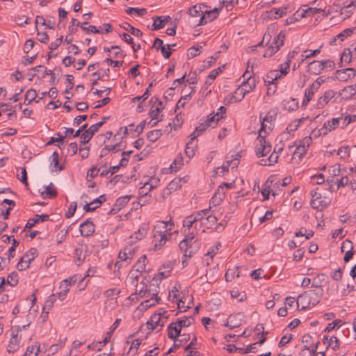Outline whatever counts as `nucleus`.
Returning a JSON list of instances; mask_svg holds the SVG:
<instances>
[{
	"mask_svg": "<svg viewBox=\"0 0 356 356\" xmlns=\"http://www.w3.org/2000/svg\"><path fill=\"white\" fill-rule=\"evenodd\" d=\"M273 31L274 26L268 27L263 36V42H265L266 44L268 45V48L264 53V57L265 58H270L273 56L280 50V47L284 45L285 34L282 31H280L277 35H275L272 42H270Z\"/></svg>",
	"mask_w": 356,
	"mask_h": 356,
	"instance_id": "obj_1",
	"label": "nucleus"
},
{
	"mask_svg": "<svg viewBox=\"0 0 356 356\" xmlns=\"http://www.w3.org/2000/svg\"><path fill=\"white\" fill-rule=\"evenodd\" d=\"M323 293V288L318 286L304 292L298 297L296 301L298 307H300V310H305L311 307H314L320 302Z\"/></svg>",
	"mask_w": 356,
	"mask_h": 356,
	"instance_id": "obj_2",
	"label": "nucleus"
},
{
	"mask_svg": "<svg viewBox=\"0 0 356 356\" xmlns=\"http://www.w3.org/2000/svg\"><path fill=\"white\" fill-rule=\"evenodd\" d=\"M151 286L156 288V286H155L154 284H152V285L149 286L148 289H147L146 286L141 287L139 290L138 289V288L136 289V293L135 294V296L138 294L141 298H149L143 301L138 306V309L140 311L147 310L148 308L155 305L156 303H157L160 300L157 297L158 291L156 289H151Z\"/></svg>",
	"mask_w": 356,
	"mask_h": 356,
	"instance_id": "obj_3",
	"label": "nucleus"
},
{
	"mask_svg": "<svg viewBox=\"0 0 356 356\" xmlns=\"http://www.w3.org/2000/svg\"><path fill=\"white\" fill-rule=\"evenodd\" d=\"M317 190H312L310 192L312 196L310 205L314 209L321 210L327 207L331 203V200L326 197H322Z\"/></svg>",
	"mask_w": 356,
	"mask_h": 356,
	"instance_id": "obj_4",
	"label": "nucleus"
},
{
	"mask_svg": "<svg viewBox=\"0 0 356 356\" xmlns=\"http://www.w3.org/2000/svg\"><path fill=\"white\" fill-rule=\"evenodd\" d=\"M179 248L185 258H191L200 249V244L197 241H194L193 243L182 240L179 244Z\"/></svg>",
	"mask_w": 356,
	"mask_h": 356,
	"instance_id": "obj_5",
	"label": "nucleus"
},
{
	"mask_svg": "<svg viewBox=\"0 0 356 356\" xmlns=\"http://www.w3.org/2000/svg\"><path fill=\"white\" fill-rule=\"evenodd\" d=\"M109 118V117H103L102 120L96 124L91 125L88 128L87 130H85L84 132L81 136V143L86 144L92 138L93 135L99 130V129L103 126L104 123H106V120Z\"/></svg>",
	"mask_w": 356,
	"mask_h": 356,
	"instance_id": "obj_6",
	"label": "nucleus"
},
{
	"mask_svg": "<svg viewBox=\"0 0 356 356\" xmlns=\"http://www.w3.org/2000/svg\"><path fill=\"white\" fill-rule=\"evenodd\" d=\"M38 255V251L36 248H31L28 250L23 257L20 259L17 264V268L19 271L24 270L29 267L30 264L34 260L35 257Z\"/></svg>",
	"mask_w": 356,
	"mask_h": 356,
	"instance_id": "obj_7",
	"label": "nucleus"
},
{
	"mask_svg": "<svg viewBox=\"0 0 356 356\" xmlns=\"http://www.w3.org/2000/svg\"><path fill=\"white\" fill-rule=\"evenodd\" d=\"M174 227V223L171 221L165 222V221H158L154 227L153 229V235L156 234H165L171 236V230Z\"/></svg>",
	"mask_w": 356,
	"mask_h": 356,
	"instance_id": "obj_8",
	"label": "nucleus"
},
{
	"mask_svg": "<svg viewBox=\"0 0 356 356\" xmlns=\"http://www.w3.org/2000/svg\"><path fill=\"white\" fill-rule=\"evenodd\" d=\"M222 9L215 8L213 10H205L204 15L200 17L198 25H204L209 22H212L218 17L220 14V10Z\"/></svg>",
	"mask_w": 356,
	"mask_h": 356,
	"instance_id": "obj_9",
	"label": "nucleus"
},
{
	"mask_svg": "<svg viewBox=\"0 0 356 356\" xmlns=\"http://www.w3.org/2000/svg\"><path fill=\"white\" fill-rule=\"evenodd\" d=\"M356 75V71L353 68H346L336 71V77L340 81H347Z\"/></svg>",
	"mask_w": 356,
	"mask_h": 356,
	"instance_id": "obj_10",
	"label": "nucleus"
},
{
	"mask_svg": "<svg viewBox=\"0 0 356 356\" xmlns=\"http://www.w3.org/2000/svg\"><path fill=\"white\" fill-rule=\"evenodd\" d=\"M95 232V225L93 222L88 219L80 225V232L83 236H90Z\"/></svg>",
	"mask_w": 356,
	"mask_h": 356,
	"instance_id": "obj_11",
	"label": "nucleus"
},
{
	"mask_svg": "<svg viewBox=\"0 0 356 356\" xmlns=\"http://www.w3.org/2000/svg\"><path fill=\"white\" fill-rule=\"evenodd\" d=\"M241 314H237L236 315H229L227 318V322L225 323V326L234 329L238 327L241 325Z\"/></svg>",
	"mask_w": 356,
	"mask_h": 356,
	"instance_id": "obj_12",
	"label": "nucleus"
},
{
	"mask_svg": "<svg viewBox=\"0 0 356 356\" xmlns=\"http://www.w3.org/2000/svg\"><path fill=\"white\" fill-rule=\"evenodd\" d=\"M171 236L168 235H153V243L155 250H159L161 249L164 245L166 243L168 240L170 238Z\"/></svg>",
	"mask_w": 356,
	"mask_h": 356,
	"instance_id": "obj_13",
	"label": "nucleus"
},
{
	"mask_svg": "<svg viewBox=\"0 0 356 356\" xmlns=\"http://www.w3.org/2000/svg\"><path fill=\"white\" fill-rule=\"evenodd\" d=\"M20 338L17 337V334L13 332L11 338L10 339L9 343L8 345L7 350L10 353H14L19 348Z\"/></svg>",
	"mask_w": 356,
	"mask_h": 356,
	"instance_id": "obj_14",
	"label": "nucleus"
},
{
	"mask_svg": "<svg viewBox=\"0 0 356 356\" xmlns=\"http://www.w3.org/2000/svg\"><path fill=\"white\" fill-rule=\"evenodd\" d=\"M181 328L176 322L171 323L168 326V337L171 339H177L181 333Z\"/></svg>",
	"mask_w": 356,
	"mask_h": 356,
	"instance_id": "obj_15",
	"label": "nucleus"
},
{
	"mask_svg": "<svg viewBox=\"0 0 356 356\" xmlns=\"http://www.w3.org/2000/svg\"><path fill=\"white\" fill-rule=\"evenodd\" d=\"M340 120V118H332V120L326 121L321 129V130L323 131V134H326L327 132H330L339 127Z\"/></svg>",
	"mask_w": 356,
	"mask_h": 356,
	"instance_id": "obj_16",
	"label": "nucleus"
},
{
	"mask_svg": "<svg viewBox=\"0 0 356 356\" xmlns=\"http://www.w3.org/2000/svg\"><path fill=\"white\" fill-rule=\"evenodd\" d=\"M257 140L259 141V144L256 146L255 152L258 157H263L264 156V149L266 145L267 141L265 139V136H263L261 132L259 133Z\"/></svg>",
	"mask_w": 356,
	"mask_h": 356,
	"instance_id": "obj_17",
	"label": "nucleus"
},
{
	"mask_svg": "<svg viewBox=\"0 0 356 356\" xmlns=\"http://www.w3.org/2000/svg\"><path fill=\"white\" fill-rule=\"evenodd\" d=\"M170 19V16H159L154 18L152 30H159Z\"/></svg>",
	"mask_w": 356,
	"mask_h": 356,
	"instance_id": "obj_18",
	"label": "nucleus"
},
{
	"mask_svg": "<svg viewBox=\"0 0 356 356\" xmlns=\"http://www.w3.org/2000/svg\"><path fill=\"white\" fill-rule=\"evenodd\" d=\"M257 81L254 76H252V75H249L246 76L245 79H243L241 86L246 88V90L250 93L251 91L254 90L256 86Z\"/></svg>",
	"mask_w": 356,
	"mask_h": 356,
	"instance_id": "obj_19",
	"label": "nucleus"
},
{
	"mask_svg": "<svg viewBox=\"0 0 356 356\" xmlns=\"http://www.w3.org/2000/svg\"><path fill=\"white\" fill-rule=\"evenodd\" d=\"M323 63L319 60H314L308 65V72L314 74H319L323 70Z\"/></svg>",
	"mask_w": 356,
	"mask_h": 356,
	"instance_id": "obj_20",
	"label": "nucleus"
},
{
	"mask_svg": "<svg viewBox=\"0 0 356 356\" xmlns=\"http://www.w3.org/2000/svg\"><path fill=\"white\" fill-rule=\"evenodd\" d=\"M181 179L175 178L171 181L167 187L164 189V193L170 194L172 191H175L181 187Z\"/></svg>",
	"mask_w": 356,
	"mask_h": 356,
	"instance_id": "obj_21",
	"label": "nucleus"
},
{
	"mask_svg": "<svg viewBox=\"0 0 356 356\" xmlns=\"http://www.w3.org/2000/svg\"><path fill=\"white\" fill-rule=\"evenodd\" d=\"M160 321L161 314H153L147 322V327L149 330H154L159 327Z\"/></svg>",
	"mask_w": 356,
	"mask_h": 356,
	"instance_id": "obj_22",
	"label": "nucleus"
},
{
	"mask_svg": "<svg viewBox=\"0 0 356 356\" xmlns=\"http://www.w3.org/2000/svg\"><path fill=\"white\" fill-rule=\"evenodd\" d=\"M334 92L332 90L326 91L324 95L321 96L317 102V106L318 108H323L325 106L329 100L333 97Z\"/></svg>",
	"mask_w": 356,
	"mask_h": 356,
	"instance_id": "obj_23",
	"label": "nucleus"
},
{
	"mask_svg": "<svg viewBox=\"0 0 356 356\" xmlns=\"http://www.w3.org/2000/svg\"><path fill=\"white\" fill-rule=\"evenodd\" d=\"M354 55L351 52L349 48L344 49L341 56V65H348L349 64Z\"/></svg>",
	"mask_w": 356,
	"mask_h": 356,
	"instance_id": "obj_24",
	"label": "nucleus"
},
{
	"mask_svg": "<svg viewBox=\"0 0 356 356\" xmlns=\"http://www.w3.org/2000/svg\"><path fill=\"white\" fill-rule=\"evenodd\" d=\"M210 127L209 124H207L204 121L202 123H200L195 129L194 132L191 134V140L196 138L197 136L201 135L208 127Z\"/></svg>",
	"mask_w": 356,
	"mask_h": 356,
	"instance_id": "obj_25",
	"label": "nucleus"
},
{
	"mask_svg": "<svg viewBox=\"0 0 356 356\" xmlns=\"http://www.w3.org/2000/svg\"><path fill=\"white\" fill-rule=\"evenodd\" d=\"M314 90H316L315 88H312V86L311 85L305 90L304 99L302 103V106H305L309 104L314 96Z\"/></svg>",
	"mask_w": 356,
	"mask_h": 356,
	"instance_id": "obj_26",
	"label": "nucleus"
},
{
	"mask_svg": "<svg viewBox=\"0 0 356 356\" xmlns=\"http://www.w3.org/2000/svg\"><path fill=\"white\" fill-rule=\"evenodd\" d=\"M194 321L195 320L192 316H184V318L177 319L176 323H177L178 326H179L181 328H183L189 327L194 323Z\"/></svg>",
	"mask_w": 356,
	"mask_h": 356,
	"instance_id": "obj_27",
	"label": "nucleus"
},
{
	"mask_svg": "<svg viewBox=\"0 0 356 356\" xmlns=\"http://www.w3.org/2000/svg\"><path fill=\"white\" fill-rule=\"evenodd\" d=\"M184 165V159L181 154H179L170 165L172 171H177Z\"/></svg>",
	"mask_w": 356,
	"mask_h": 356,
	"instance_id": "obj_28",
	"label": "nucleus"
},
{
	"mask_svg": "<svg viewBox=\"0 0 356 356\" xmlns=\"http://www.w3.org/2000/svg\"><path fill=\"white\" fill-rule=\"evenodd\" d=\"M122 27L127 31L128 32H129L131 34H132L133 35L136 36V37H141L143 35V33L141 31H140L139 29L132 26L131 24H129V23H124Z\"/></svg>",
	"mask_w": 356,
	"mask_h": 356,
	"instance_id": "obj_29",
	"label": "nucleus"
},
{
	"mask_svg": "<svg viewBox=\"0 0 356 356\" xmlns=\"http://www.w3.org/2000/svg\"><path fill=\"white\" fill-rule=\"evenodd\" d=\"M248 93V91L246 90V88L243 87L241 85L234 91V98H235L236 102H241L245 97L246 94Z\"/></svg>",
	"mask_w": 356,
	"mask_h": 356,
	"instance_id": "obj_30",
	"label": "nucleus"
},
{
	"mask_svg": "<svg viewBox=\"0 0 356 356\" xmlns=\"http://www.w3.org/2000/svg\"><path fill=\"white\" fill-rule=\"evenodd\" d=\"M270 72L273 74V78L274 79L275 81L281 78L282 76H285L289 73V70L285 68L283 65H280V70H271Z\"/></svg>",
	"mask_w": 356,
	"mask_h": 356,
	"instance_id": "obj_31",
	"label": "nucleus"
},
{
	"mask_svg": "<svg viewBox=\"0 0 356 356\" xmlns=\"http://www.w3.org/2000/svg\"><path fill=\"white\" fill-rule=\"evenodd\" d=\"M321 12H323V10L321 8H307L302 10L300 14L301 17H307L313 16L315 14L319 13Z\"/></svg>",
	"mask_w": 356,
	"mask_h": 356,
	"instance_id": "obj_32",
	"label": "nucleus"
},
{
	"mask_svg": "<svg viewBox=\"0 0 356 356\" xmlns=\"http://www.w3.org/2000/svg\"><path fill=\"white\" fill-rule=\"evenodd\" d=\"M204 11L201 10V7L199 5H195L192 8H189L188 13L193 17H202L204 15Z\"/></svg>",
	"mask_w": 356,
	"mask_h": 356,
	"instance_id": "obj_33",
	"label": "nucleus"
},
{
	"mask_svg": "<svg viewBox=\"0 0 356 356\" xmlns=\"http://www.w3.org/2000/svg\"><path fill=\"white\" fill-rule=\"evenodd\" d=\"M298 108V102L294 99L291 98L289 101L284 104V108L288 111H293L297 110Z\"/></svg>",
	"mask_w": 356,
	"mask_h": 356,
	"instance_id": "obj_34",
	"label": "nucleus"
},
{
	"mask_svg": "<svg viewBox=\"0 0 356 356\" xmlns=\"http://www.w3.org/2000/svg\"><path fill=\"white\" fill-rule=\"evenodd\" d=\"M163 133L161 129H155L147 133V138L151 142H155L161 138Z\"/></svg>",
	"mask_w": 356,
	"mask_h": 356,
	"instance_id": "obj_35",
	"label": "nucleus"
},
{
	"mask_svg": "<svg viewBox=\"0 0 356 356\" xmlns=\"http://www.w3.org/2000/svg\"><path fill=\"white\" fill-rule=\"evenodd\" d=\"M40 352V345H33L29 346L26 348V350L24 355V356H37Z\"/></svg>",
	"mask_w": 356,
	"mask_h": 356,
	"instance_id": "obj_36",
	"label": "nucleus"
},
{
	"mask_svg": "<svg viewBox=\"0 0 356 356\" xmlns=\"http://www.w3.org/2000/svg\"><path fill=\"white\" fill-rule=\"evenodd\" d=\"M286 7H282L279 8H273L270 11V15L271 17L277 18V17H282L283 15L286 14Z\"/></svg>",
	"mask_w": 356,
	"mask_h": 356,
	"instance_id": "obj_37",
	"label": "nucleus"
},
{
	"mask_svg": "<svg viewBox=\"0 0 356 356\" xmlns=\"http://www.w3.org/2000/svg\"><path fill=\"white\" fill-rule=\"evenodd\" d=\"M56 300V294H51L48 297V298L44 302V306H43V310H49L53 307Z\"/></svg>",
	"mask_w": 356,
	"mask_h": 356,
	"instance_id": "obj_38",
	"label": "nucleus"
},
{
	"mask_svg": "<svg viewBox=\"0 0 356 356\" xmlns=\"http://www.w3.org/2000/svg\"><path fill=\"white\" fill-rule=\"evenodd\" d=\"M172 266L171 264L168 265V270L167 271H160L158 275H156L154 278L153 281L157 282L158 281H161L163 278L168 277L170 275V270Z\"/></svg>",
	"mask_w": 356,
	"mask_h": 356,
	"instance_id": "obj_39",
	"label": "nucleus"
},
{
	"mask_svg": "<svg viewBox=\"0 0 356 356\" xmlns=\"http://www.w3.org/2000/svg\"><path fill=\"white\" fill-rule=\"evenodd\" d=\"M148 227L146 225L141 226L137 232L134 233L135 238L137 240H141L147 234Z\"/></svg>",
	"mask_w": 356,
	"mask_h": 356,
	"instance_id": "obj_40",
	"label": "nucleus"
},
{
	"mask_svg": "<svg viewBox=\"0 0 356 356\" xmlns=\"http://www.w3.org/2000/svg\"><path fill=\"white\" fill-rule=\"evenodd\" d=\"M236 271H237V273H236L234 270H233V269H228L227 271L226 272L225 276L226 281L227 282L232 281L235 276L236 277H240V272L238 271V266L236 267Z\"/></svg>",
	"mask_w": 356,
	"mask_h": 356,
	"instance_id": "obj_41",
	"label": "nucleus"
},
{
	"mask_svg": "<svg viewBox=\"0 0 356 356\" xmlns=\"http://www.w3.org/2000/svg\"><path fill=\"white\" fill-rule=\"evenodd\" d=\"M44 193L49 198H54L56 197L57 192L52 183L46 187L44 192L42 194L44 195Z\"/></svg>",
	"mask_w": 356,
	"mask_h": 356,
	"instance_id": "obj_42",
	"label": "nucleus"
},
{
	"mask_svg": "<svg viewBox=\"0 0 356 356\" xmlns=\"http://www.w3.org/2000/svg\"><path fill=\"white\" fill-rule=\"evenodd\" d=\"M88 22H85L83 24H80V22H77L76 25L80 26L82 30L85 31L86 33L91 32L93 33H100L99 30H98L96 26L93 25H90L88 27L85 26L84 25L87 24Z\"/></svg>",
	"mask_w": 356,
	"mask_h": 356,
	"instance_id": "obj_43",
	"label": "nucleus"
},
{
	"mask_svg": "<svg viewBox=\"0 0 356 356\" xmlns=\"http://www.w3.org/2000/svg\"><path fill=\"white\" fill-rule=\"evenodd\" d=\"M318 344V342L316 343L314 349H311L307 345H305V348L300 352L299 356H312L316 351Z\"/></svg>",
	"mask_w": 356,
	"mask_h": 356,
	"instance_id": "obj_44",
	"label": "nucleus"
},
{
	"mask_svg": "<svg viewBox=\"0 0 356 356\" xmlns=\"http://www.w3.org/2000/svg\"><path fill=\"white\" fill-rule=\"evenodd\" d=\"M147 257L145 255L142 256L138 260L137 263L135 265L137 271L143 272L145 270V261Z\"/></svg>",
	"mask_w": 356,
	"mask_h": 356,
	"instance_id": "obj_45",
	"label": "nucleus"
},
{
	"mask_svg": "<svg viewBox=\"0 0 356 356\" xmlns=\"http://www.w3.org/2000/svg\"><path fill=\"white\" fill-rule=\"evenodd\" d=\"M355 28H348L345 29L343 32L339 33L336 38L341 41H343L347 37L351 35L353 33Z\"/></svg>",
	"mask_w": 356,
	"mask_h": 356,
	"instance_id": "obj_46",
	"label": "nucleus"
},
{
	"mask_svg": "<svg viewBox=\"0 0 356 356\" xmlns=\"http://www.w3.org/2000/svg\"><path fill=\"white\" fill-rule=\"evenodd\" d=\"M37 97L36 90L34 89H30L26 91L25 94V100L28 102V104H31L35 99Z\"/></svg>",
	"mask_w": 356,
	"mask_h": 356,
	"instance_id": "obj_47",
	"label": "nucleus"
},
{
	"mask_svg": "<svg viewBox=\"0 0 356 356\" xmlns=\"http://www.w3.org/2000/svg\"><path fill=\"white\" fill-rule=\"evenodd\" d=\"M7 283L12 286H16L18 283L17 274L15 272L10 273L7 277Z\"/></svg>",
	"mask_w": 356,
	"mask_h": 356,
	"instance_id": "obj_48",
	"label": "nucleus"
},
{
	"mask_svg": "<svg viewBox=\"0 0 356 356\" xmlns=\"http://www.w3.org/2000/svg\"><path fill=\"white\" fill-rule=\"evenodd\" d=\"M78 278H80V277H78V275H75L71 277H69L63 281V283L60 284V287L67 286V288H68V286L70 285L74 284L77 281Z\"/></svg>",
	"mask_w": 356,
	"mask_h": 356,
	"instance_id": "obj_49",
	"label": "nucleus"
},
{
	"mask_svg": "<svg viewBox=\"0 0 356 356\" xmlns=\"http://www.w3.org/2000/svg\"><path fill=\"white\" fill-rule=\"evenodd\" d=\"M51 164L54 165V168H58L59 170L63 169V165H59V160H58V154L56 152H54L51 155Z\"/></svg>",
	"mask_w": 356,
	"mask_h": 356,
	"instance_id": "obj_50",
	"label": "nucleus"
},
{
	"mask_svg": "<svg viewBox=\"0 0 356 356\" xmlns=\"http://www.w3.org/2000/svg\"><path fill=\"white\" fill-rule=\"evenodd\" d=\"M337 154L340 156L341 159H345L350 156V148L348 146L341 147L337 151Z\"/></svg>",
	"mask_w": 356,
	"mask_h": 356,
	"instance_id": "obj_51",
	"label": "nucleus"
},
{
	"mask_svg": "<svg viewBox=\"0 0 356 356\" xmlns=\"http://www.w3.org/2000/svg\"><path fill=\"white\" fill-rule=\"evenodd\" d=\"M185 154L189 159H191L195 155V149L193 145L192 141L188 142L186 144Z\"/></svg>",
	"mask_w": 356,
	"mask_h": 356,
	"instance_id": "obj_52",
	"label": "nucleus"
},
{
	"mask_svg": "<svg viewBox=\"0 0 356 356\" xmlns=\"http://www.w3.org/2000/svg\"><path fill=\"white\" fill-rule=\"evenodd\" d=\"M161 54L165 58H169L172 54V50L170 44L163 45L161 48Z\"/></svg>",
	"mask_w": 356,
	"mask_h": 356,
	"instance_id": "obj_53",
	"label": "nucleus"
},
{
	"mask_svg": "<svg viewBox=\"0 0 356 356\" xmlns=\"http://www.w3.org/2000/svg\"><path fill=\"white\" fill-rule=\"evenodd\" d=\"M129 200L130 196L128 195L120 197L117 199L115 206H118L120 208L124 207L129 202Z\"/></svg>",
	"mask_w": 356,
	"mask_h": 356,
	"instance_id": "obj_54",
	"label": "nucleus"
},
{
	"mask_svg": "<svg viewBox=\"0 0 356 356\" xmlns=\"http://www.w3.org/2000/svg\"><path fill=\"white\" fill-rule=\"evenodd\" d=\"M353 250V242L348 239L345 240L342 243L341 245V252H344L346 251H351Z\"/></svg>",
	"mask_w": 356,
	"mask_h": 356,
	"instance_id": "obj_55",
	"label": "nucleus"
},
{
	"mask_svg": "<svg viewBox=\"0 0 356 356\" xmlns=\"http://www.w3.org/2000/svg\"><path fill=\"white\" fill-rule=\"evenodd\" d=\"M194 222H195V218L189 216L183 220V226L184 227H187L188 230H190Z\"/></svg>",
	"mask_w": 356,
	"mask_h": 356,
	"instance_id": "obj_56",
	"label": "nucleus"
},
{
	"mask_svg": "<svg viewBox=\"0 0 356 356\" xmlns=\"http://www.w3.org/2000/svg\"><path fill=\"white\" fill-rule=\"evenodd\" d=\"M325 274L318 275L316 277H315L313 280V283L312 284V286L314 287V289H316L317 286L321 287V283L322 281H323L325 280Z\"/></svg>",
	"mask_w": 356,
	"mask_h": 356,
	"instance_id": "obj_57",
	"label": "nucleus"
},
{
	"mask_svg": "<svg viewBox=\"0 0 356 356\" xmlns=\"http://www.w3.org/2000/svg\"><path fill=\"white\" fill-rule=\"evenodd\" d=\"M222 7L225 6L227 10H231L234 5L238 3V0H220Z\"/></svg>",
	"mask_w": 356,
	"mask_h": 356,
	"instance_id": "obj_58",
	"label": "nucleus"
},
{
	"mask_svg": "<svg viewBox=\"0 0 356 356\" xmlns=\"http://www.w3.org/2000/svg\"><path fill=\"white\" fill-rule=\"evenodd\" d=\"M76 209V203L72 202L68 208V211L65 213L66 218H70L72 217L75 213Z\"/></svg>",
	"mask_w": 356,
	"mask_h": 356,
	"instance_id": "obj_59",
	"label": "nucleus"
},
{
	"mask_svg": "<svg viewBox=\"0 0 356 356\" xmlns=\"http://www.w3.org/2000/svg\"><path fill=\"white\" fill-rule=\"evenodd\" d=\"M217 116L214 114V112L207 116V119L205 120L207 124H209L210 127H214L218 121H216Z\"/></svg>",
	"mask_w": 356,
	"mask_h": 356,
	"instance_id": "obj_60",
	"label": "nucleus"
},
{
	"mask_svg": "<svg viewBox=\"0 0 356 356\" xmlns=\"http://www.w3.org/2000/svg\"><path fill=\"white\" fill-rule=\"evenodd\" d=\"M160 182V179L158 177H152L146 183L149 185L150 189H154L157 187Z\"/></svg>",
	"mask_w": 356,
	"mask_h": 356,
	"instance_id": "obj_61",
	"label": "nucleus"
},
{
	"mask_svg": "<svg viewBox=\"0 0 356 356\" xmlns=\"http://www.w3.org/2000/svg\"><path fill=\"white\" fill-rule=\"evenodd\" d=\"M328 345L332 346L333 350H337L339 348V340L336 337H331L329 339Z\"/></svg>",
	"mask_w": 356,
	"mask_h": 356,
	"instance_id": "obj_62",
	"label": "nucleus"
},
{
	"mask_svg": "<svg viewBox=\"0 0 356 356\" xmlns=\"http://www.w3.org/2000/svg\"><path fill=\"white\" fill-rule=\"evenodd\" d=\"M149 185L145 182L144 185L139 188V194L140 196H148V193L152 191Z\"/></svg>",
	"mask_w": 356,
	"mask_h": 356,
	"instance_id": "obj_63",
	"label": "nucleus"
},
{
	"mask_svg": "<svg viewBox=\"0 0 356 356\" xmlns=\"http://www.w3.org/2000/svg\"><path fill=\"white\" fill-rule=\"evenodd\" d=\"M279 156H278V152H276L275 150L270 155V156L268 159V165H272L274 163L277 162Z\"/></svg>",
	"mask_w": 356,
	"mask_h": 356,
	"instance_id": "obj_64",
	"label": "nucleus"
}]
</instances>
